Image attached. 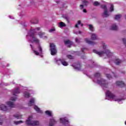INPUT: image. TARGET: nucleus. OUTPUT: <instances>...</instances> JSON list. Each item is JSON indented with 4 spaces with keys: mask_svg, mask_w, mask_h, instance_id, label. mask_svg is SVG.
Wrapping results in <instances>:
<instances>
[{
    "mask_svg": "<svg viewBox=\"0 0 126 126\" xmlns=\"http://www.w3.org/2000/svg\"><path fill=\"white\" fill-rule=\"evenodd\" d=\"M105 95L106 100H109L110 101H115L119 103V104H122L123 100H124L123 98H120L116 96L115 94L111 93L110 91H107L105 93Z\"/></svg>",
    "mask_w": 126,
    "mask_h": 126,
    "instance_id": "nucleus-3",
    "label": "nucleus"
},
{
    "mask_svg": "<svg viewBox=\"0 0 126 126\" xmlns=\"http://www.w3.org/2000/svg\"><path fill=\"white\" fill-rule=\"evenodd\" d=\"M37 35L39 36L40 38H42V39H47V35H46V33L42 32H39Z\"/></svg>",
    "mask_w": 126,
    "mask_h": 126,
    "instance_id": "nucleus-11",
    "label": "nucleus"
},
{
    "mask_svg": "<svg viewBox=\"0 0 126 126\" xmlns=\"http://www.w3.org/2000/svg\"><path fill=\"white\" fill-rule=\"evenodd\" d=\"M80 7L81 9L83 10V12H84L85 13H86V12H87V11H86V9H83V5H80Z\"/></svg>",
    "mask_w": 126,
    "mask_h": 126,
    "instance_id": "nucleus-34",
    "label": "nucleus"
},
{
    "mask_svg": "<svg viewBox=\"0 0 126 126\" xmlns=\"http://www.w3.org/2000/svg\"><path fill=\"white\" fill-rule=\"evenodd\" d=\"M51 54L52 56H55L57 54V48H56V45L54 43H50V45Z\"/></svg>",
    "mask_w": 126,
    "mask_h": 126,
    "instance_id": "nucleus-9",
    "label": "nucleus"
},
{
    "mask_svg": "<svg viewBox=\"0 0 126 126\" xmlns=\"http://www.w3.org/2000/svg\"><path fill=\"white\" fill-rule=\"evenodd\" d=\"M85 41L87 44H89V45H94V42L93 41H90L89 40V39H88V38H85Z\"/></svg>",
    "mask_w": 126,
    "mask_h": 126,
    "instance_id": "nucleus-25",
    "label": "nucleus"
},
{
    "mask_svg": "<svg viewBox=\"0 0 126 126\" xmlns=\"http://www.w3.org/2000/svg\"><path fill=\"white\" fill-rule=\"evenodd\" d=\"M19 89H20V88H17L13 92V94L14 96H15V94H19V93H20V91L19 90Z\"/></svg>",
    "mask_w": 126,
    "mask_h": 126,
    "instance_id": "nucleus-20",
    "label": "nucleus"
},
{
    "mask_svg": "<svg viewBox=\"0 0 126 126\" xmlns=\"http://www.w3.org/2000/svg\"><path fill=\"white\" fill-rule=\"evenodd\" d=\"M91 38H92V39L93 40H96V38H97V36H96V34H95V33H92Z\"/></svg>",
    "mask_w": 126,
    "mask_h": 126,
    "instance_id": "nucleus-33",
    "label": "nucleus"
},
{
    "mask_svg": "<svg viewBox=\"0 0 126 126\" xmlns=\"http://www.w3.org/2000/svg\"><path fill=\"white\" fill-rule=\"evenodd\" d=\"M2 125V120H0V125Z\"/></svg>",
    "mask_w": 126,
    "mask_h": 126,
    "instance_id": "nucleus-46",
    "label": "nucleus"
},
{
    "mask_svg": "<svg viewBox=\"0 0 126 126\" xmlns=\"http://www.w3.org/2000/svg\"><path fill=\"white\" fill-rule=\"evenodd\" d=\"M110 8H109V12L108 11V9H107V6L105 5H101V8L104 9V12L103 14V16L104 17H108L111 14V12L114 11V5L110 4H109Z\"/></svg>",
    "mask_w": 126,
    "mask_h": 126,
    "instance_id": "nucleus-5",
    "label": "nucleus"
},
{
    "mask_svg": "<svg viewBox=\"0 0 126 126\" xmlns=\"http://www.w3.org/2000/svg\"><path fill=\"white\" fill-rule=\"evenodd\" d=\"M74 33H75V34H81V32H80V31H79V32H76V31H74Z\"/></svg>",
    "mask_w": 126,
    "mask_h": 126,
    "instance_id": "nucleus-40",
    "label": "nucleus"
},
{
    "mask_svg": "<svg viewBox=\"0 0 126 126\" xmlns=\"http://www.w3.org/2000/svg\"><path fill=\"white\" fill-rule=\"evenodd\" d=\"M57 124V121L55 119V118L52 117L50 119V122H49V126H55Z\"/></svg>",
    "mask_w": 126,
    "mask_h": 126,
    "instance_id": "nucleus-12",
    "label": "nucleus"
},
{
    "mask_svg": "<svg viewBox=\"0 0 126 126\" xmlns=\"http://www.w3.org/2000/svg\"><path fill=\"white\" fill-rule=\"evenodd\" d=\"M102 45L103 49L105 51V52H104L103 51H98L96 50H94V53L95 54H97V55H98L99 57H103V56H107L108 58H110V57H112V56H113V53L110 52V50L106 49V48H107V46H106V44H105V43H103Z\"/></svg>",
    "mask_w": 126,
    "mask_h": 126,
    "instance_id": "nucleus-4",
    "label": "nucleus"
},
{
    "mask_svg": "<svg viewBox=\"0 0 126 126\" xmlns=\"http://www.w3.org/2000/svg\"><path fill=\"white\" fill-rule=\"evenodd\" d=\"M23 123H24V122H23L22 121H15V122H14V124L15 125H20V124H23Z\"/></svg>",
    "mask_w": 126,
    "mask_h": 126,
    "instance_id": "nucleus-31",
    "label": "nucleus"
},
{
    "mask_svg": "<svg viewBox=\"0 0 126 126\" xmlns=\"http://www.w3.org/2000/svg\"><path fill=\"white\" fill-rule=\"evenodd\" d=\"M67 57L68 59H69L70 60H71L72 59H73V56L71 55H67Z\"/></svg>",
    "mask_w": 126,
    "mask_h": 126,
    "instance_id": "nucleus-38",
    "label": "nucleus"
},
{
    "mask_svg": "<svg viewBox=\"0 0 126 126\" xmlns=\"http://www.w3.org/2000/svg\"><path fill=\"white\" fill-rule=\"evenodd\" d=\"M9 18H10L11 19H14V17L11 16H9Z\"/></svg>",
    "mask_w": 126,
    "mask_h": 126,
    "instance_id": "nucleus-44",
    "label": "nucleus"
},
{
    "mask_svg": "<svg viewBox=\"0 0 126 126\" xmlns=\"http://www.w3.org/2000/svg\"><path fill=\"white\" fill-rule=\"evenodd\" d=\"M16 100V97H11L10 99L11 101H15Z\"/></svg>",
    "mask_w": 126,
    "mask_h": 126,
    "instance_id": "nucleus-43",
    "label": "nucleus"
},
{
    "mask_svg": "<svg viewBox=\"0 0 126 126\" xmlns=\"http://www.w3.org/2000/svg\"><path fill=\"white\" fill-rule=\"evenodd\" d=\"M123 43L125 44V46H126V39L123 38Z\"/></svg>",
    "mask_w": 126,
    "mask_h": 126,
    "instance_id": "nucleus-42",
    "label": "nucleus"
},
{
    "mask_svg": "<svg viewBox=\"0 0 126 126\" xmlns=\"http://www.w3.org/2000/svg\"><path fill=\"white\" fill-rule=\"evenodd\" d=\"M64 43L65 44V45H66L67 47H70V46H71V45H72V44H73L72 43V42L70 41V40H65L64 41Z\"/></svg>",
    "mask_w": 126,
    "mask_h": 126,
    "instance_id": "nucleus-17",
    "label": "nucleus"
},
{
    "mask_svg": "<svg viewBox=\"0 0 126 126\" xmlns=\"http://www.w3.org/2000/svg\"><path fill=\"white\" fill-rule=\"evenodd\" d=\"M14 118H15L17 119H22V115L20 113H17L13 115Z\"/></svg>",
    "mask_w": 126,
    "mask_h": 126,
    "instance_id": "nucleus-21",
    "label": "nucleus"
},
{
    "mask_svg": "<svg viewBox=\"0 0 126 126\" xmlns=\"http://www.w3.org/2000/svg\"><path fill=\"white\" fill-rule=\"evenodd\" d=\"M94 5L97 6V5H100V3L98 1H94Z\"/></svg>",
    "mask_w": 126,
    "mask_h": 126,
    "instance_id": "nucleus-36",
    "label": "nucleus"
},
{
    "mask_svg": "<svg viewBox=\"0 0 126 126\" xmlns=\"http://www.w3.org/2000/svg\"><path fill=\"white\" fill-rule=\"evenodd\" d=\"M45 114L49 117H53V112L50 110H47L45 111Z\"/></svg>",
    "mask_w": 126,
    "mask_h": 126,
    "instance_id": "nucleus-24",
    "label": "nucleus"
},
{
    "mask_svg": "<svg viewBox=\"0 0 126 126\" xmlns=\"http://www.w3.org/2000/svg\"><path fill=\"white\" fill-rule=\"evenodd\" d=\"M100 73H96L93 78V80L95 83H97L101 86L103 90H107L109 87L108 82L104 79L101 78Z\"/></svg>",
    "mask_w": 126,
    "mask_h": 126,
    "instance_id": "nucleus-2",
    "label": "nucleus"
},
{
    "mask_svg": "<svg viewBox=\"0 0 126 126\" xmlns=\"http://www.w3.org/2000/svg\"><path fill=\"white\" fill-rule=\"evenodd\" d=\"M65 24L63 22H61L58 24V27H60V28H63V27H65Z\"/></svg>",
    "mask_w": 126,
    "mask_h": 126,
    "instance_id": "nucleus-22",
    "label": "nucleus"
},
{
    "mask_svg": "<svg viewBox=\"0 0 126 126\" xmlns=\"http://www.w3.org/2000/svg\"><path fill=\"white\" fill-rule=\"evenodd\" d=\"M33 120V116L31 115L29 117L27 121H26V125L28 126H39V123L38 121H32Z\"/></svg>",
    "mask_w": 126,
    "mask_h": 126,
    "instance_id": "nucleus-7",
    "label": "nucleus"
},
{
    "mask_svg": "<svg viewBox=\"0 0 126 126\" xmlns=\"http://www.w3.org/2000/svg\"><path fill=\"white\" fill-rule=\"evenodd\" d=\"M125 125H126V122H125Z\"/></svg>",
    "mask_w": 126,
    "mask_h": 126,
    "instance_id": "nucleus-48",
    "label": "nucleus"
},
{
    "mask_svg": "<svg viewBox=\"0 0 126 126\" xmlns=\"http://www.w3.org/2000/svg\"><path fill=\"white\" fill-rule=\"evenodd\" d=\"M33 109H34L35 111H36L37 113H38L39 114H43V111L41 110V109H40V108L38 107L37 105H34L33 106Z\"/></svg>",
    "mask_w": 126,
    "mask_h": 126,
    "instance_id": "nucleus-16",
    "label": "nucleus"
},
{
    "mask_svg": "<svg viewBox=\"0 0 126 126\" xmlns=\"http://www.w3.org/2000/svg\"><path fill=\"white\" fill-rule=\"evenodd\" d=\"M56 30L55 29H51V30H50L49 31V32L50 33H53V32H54V31H55Z\"/></svg>",
    "mask_w": 126,
    "mask_h": 126,
    "instance_id": "nucleus-39",
    "label": "nucleus"
},
{
    "mask_svg": "<svg viewBox=\"0 0 126 126\" xmlns=\"http://www.w3.org/2000/svg\"><path fill=\"white\" fill-rule=\"evenodd\" d=\"M62 64L64 66H67V65H68V63H67V62H66L64 61V60L63 59V60H62Z\"/></svg>",
    "mask_w": 126,
    "mask_h": 126,
    "instance_id": "nucleus-27",
    "label": "nucleus"
},
{
    "mask_svg": "<svg viewBox=\"0 0 126 126\" xmlns=\"http://www.w3.org/2000/svg\"><path fill=\"white\" fill-rule=\"evenodd\" d=\"M63 60V59H58L57 58L54 59L55 63L58 65H61V64H62Z\"/></svg>",
    "mask_w": 126,
    "mask_h": 126,
    "instance_id": "nucleus-14",
    "label": "nucleus"
},
{
    "mask_svg": "<svg viewBox=\"0 0 126 126\" xmlns=\"http://www.w3.org/2000/svg\"><path fill=\"white\" fill-rule=\"evenodd\" d=\"M72 66H73L76 70H80L81 69V65H80L79 63L73 64Z\"/></svg>",
    "mask_w": 126,
    "mask_h": 126,
    "instance_id": "nucleus-15",
    "label": "nucleus"
},
{
    "mask_svg": "<svg viewBox=\"0 0 126 126\" xmlns=\"http://www.w3.org/2000/svg\"><path fill=\"white\" fill-rule=\"evenodd\" d=\"M35 101H36V99L34 97H32L29 102L28 105L30 107L33 106L34 105V103H35Z\"/></svg>",
    "mask_w": 126,
    "mask_h": 126,
    "instance_id": "nucleus-13",
    "label": "nucleus"
},
{
    "mask_svg": "<svg viewBox=\"0 0 126 126\" xmlns=\"http://www.w3.org/2000/svg\"><path fill=\"white\" fill-rule=\"evenodd\" d=\"M61 124H63V125H68L69 123V122L67 120V118H61L60 119Z\"/></svg>",
    "mask_w": 126,
    "mask_h": 126,
    "instance_id": "nucleus-10",
    "label": "nucleus"
},
{
    "mask_svg": "<svg viewBox=\"0 0 126 126\" xmlns=\"http://www.w3.org/2000/svg\"><path fill=\"white\" fill-rule=\"evenodd\" d=\"M114 74L115 77H117V76L115 75V74Z\"/></svg>",
    "mask_w": 126,
    "mask_h": 126,
    "instance_id": "nucleus-47",
    "label": "nucleus"
},
{
    "mask_svg": "<svg viewBox=\"0 0 126 126\" xmlns=\"http://www.w3.org/2000/svg\"><path fill=\"white\" fill-rule=\"evenodd\" d=\"M121 17H122V15L118 14L115 15V19H116V20H120Z\"/></svg>",
    "mask_w": 126,
    "mask_h": 126,
    "instance_id": "nucleus-29",
    "label": "nucleus"
},
{
    "mask_svg": "<svg viewBox=\"0 0 126 126\" xmlns=\"http://www.w3.org/2000/svg\"><path fill=\"white\" fill-rule=\"evenodd\" d=\"M115 63H116V64H120L121 63H122V61L120 60V59H116L115 61H114Z\"/></svg>",
    "mask_w": 126,
    "mask_h": 126,
    "instance_id": "nucleus-28",
    "label": "nucleus"
},
{
    "mask_svg": "<svg viewBox=\"0 0 126 126\" xmlns=\"http://www.w3.org/2000/svg\"><path fill=\"white\" fill-rule=\"evenodd\" d=\"M116 84L118 85V86H120V87H124V86H125V83L121 81H117Z\"/></svg>",
    "mask_w": 126,
    "mask_h": 126,
    "instance_id": "nucleus-19",
    "label": "nucleus"
},
{
    "mask_svg": "<svg viewBox=\"0 0 126 126\" xmlns=\"http://www.w3.org/2000/svg\"><path fill=\"white\" fill-rule=\"evenodd\" d=\"M83 3L84 5H87V4H88V2H87V1H86V0H84L83 1Z\"/></svg>",
    "mask_w": 126,
    "mask_h": 126,
    "instance_id": "nucleus-37",
    "label": "nucleus"
},
{
    "mask_svg": "<svg viewBox=\"0 0 126 126\" xmlns=\"http://www.w3.org/2000/svg\"><path fill=\"white\" fill-rule=\"evenodd\" d=\"M75 42H76V43H80V40H79V39H78V38H76V39H75Z\"/></svg>",
    "mask_w": 126,
    "mask_h": 126,
    "instance_id": "nucleus-41",
    "label": "nucleus"
},
{
    "mask_svg": "<svg viewBox=\"0 0 126 126\" xmlns=\"http://www.w3.org/2000/svg\"><path fill=\"white\" fill-rule=\"evenodd\" d=\"M106 77L108 78V79H112L113 78V77H112V76L109 74H106Z\"/></svg>",
    "mask_w": 126,
    "mask_h": 126,
    "instance_id": "nucleus-35",
    "label": "nucleus"
},
{
    "mask_svg": "<svg viewBox=\"0 0 126 126\" xmlns=\"http://www.w3.org/2000/svg\"><path fill=\"white\" fill-rule=\"evenodd\" d=\"M6 105L8 106V107H6L4 104H2L0 105V109L1 111H4L6 112V111L8 110V109H10L11 108H14L15 105L14 102L11 101H8L6 102Z\"/></svg>",
    "mask_w": 126,
    "mask_h": 126,
    "instance_id": "nucleus-6",
    "label": "nucleus"
},
{
    "mask_svg": "<svg viewBox=\"0 0 126 126\" xmlns=\"http://www.w3.org/2000/svg\"><path fill=\"white\" fill-rule=\"evenodd\" d=\"M89 29L90 30V31H94V27H93V25H89Z\"/></svg>",
    "mask_w": 126,
    "mask_h": 126,
    "instance_id": "nucleus-32",
    "label": "nucleus"
},
{
    "mask_svg": "<svg viewBox=\"0 0 126 126\" xmlns=\"http://www.w3.org/2000/svg\"><path fill=\"white\" fill-rule=\"evenodd\" d=\"M31 23L32 24H37V23H38V20L36 19H32L31 20Z\"/></svg>",
    "mask_w": 126,
    "mask_h": 126,
    "instance_id": "nucleus-26",
    "label": "nucleus"
},
{
    "mask_svg": "<svg viewBox=\"0 0 126 126\" xmlns=\"http://www.w3.org/2000/svg\"><path fill=\"white\" fill-rule=\"evenodd\" d=\"M41 28L38 27L35 29L31 28V30L28 33L27 35V39L29 42L32 41V43H35L36 44H39V39H37L35 36L38 32V31H40Z\"/></svg>",
    "mask_w": 126,
    "mask_h": 126,
    "instance_id": "nucleus-1",
    "label": "nucleus"
},
{
    "mask_svg": "<svg viewBox=\"0 0 126 126\" xmlns=\"http://www.w3.org/2000/svg\"><path fill=\"white\" fill-rule=\"evenodd\" d=\"M23 96L25 98H29V97H30V94L29 93V91L24 92Z\"/></svg>",
    "mask_w": 126,
    "mask_h": 126,
    "instance_id": "nucleus-18",
    "label": "nucleus"
},
{
    "mask_svg": "<svg viewBox=\"0 0 126 126\" xmlns=\"http://www.w3.org/2000/svg\"><path fill=\"white\" fill-rule=\"evenodd\" d=\"M84 50H87L86 48H82V51L83 52H84Z\"/></svg>",
    "mask_w": 126,
    "mask_h": 126,
    "instance_id": "nucleus-45",
    "label": "nucleus"
},
{
    "mask_svg": "<svg viewBox=\"0 0 126 126\" xmlns=\"http://www.w3.org/2000/svg\"><path fill=\"white\" fill-rule=\"evenodd\" d=\"M78 25H80V26H81V27L83 26V25L82 24H81V21H78V23L77 24H76L75 27L76 28H78Z\"/></svg>",
    "mask_w": 126,
    "mask_h": 126,
    "instance_id": "nucleus-30",
    "label": "nucleus"
},
{
    "mask_svg": "<svg viewBox=\"0 0 126 126\" xmlns=\"http://www.w3.org/2000/svg\"><path fill=\"white\" fill-rule=\"evenodd\" d=\"M111 30H118V26L116 25L115 24H113L110 27Z\"/></svg>",
    "mask_w": 126,
    "mask_h": 126,
    "instance_id": "nucleus-23",
    "label": "nucleus"
},
{
    "mask_svg": "<svg viewBox=\"0 0 126 126\" xmlns=\"http://www.w3.org/2000/svg\"><path fill=\"white\" fill-rule=\"evenodd\" d=\"M31 47L34 55H36V56H40V57H42V55H43V51L42 49V47H41L40 45H38V52L34 49V47L32 46V44H31Z\"/></svg>",
    "mask_w": 126,
    "mask_h": 126,
    "instance_id": "nucleus-8",
    "label": "nucleus"
}]
</instances>
